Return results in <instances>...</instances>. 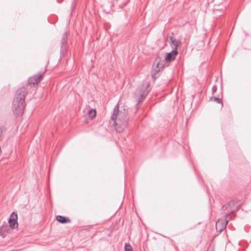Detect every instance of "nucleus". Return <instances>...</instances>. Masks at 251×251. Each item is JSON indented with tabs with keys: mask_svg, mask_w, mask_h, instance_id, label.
Returning a JSON list of instances; mask_svg holds the SVG:
<instances>
[{
	"mask_svg": "<svg viewBox=\"0 0 251 251\" xmlns=\"http://www.w3.org/2000/svg\"><path fill=\"white\" fill-rule=\"evenodd\" d=\"M163 67L162 63H160L158 59H156L152 67L151 74L152 78L156 79L159 76V73Z\"/></svg>",
	"mask_w": 251,
	"mask_h": 251,
	"instance_id": "obj_5",
	"label": "nucleus"
},
{
	"mask_svg": "<svg viewBox=\"0 0 251 251\" xmlns=\"http://www.w3.org/2000/svg\"><path fill=\"white\" fill-rule=\"evenodd\" d=\"M239 205H238L237 202L234 201H230L227 204L224 205L222 207L223 211L226 213V214L229 216L230 214L233 213L239 208Z\"/></svg>",
	"mask_w": 251,
	"mask_h": 251,
	"instance_id": "obj_4",
	"label": "nucleus"
},
{
	"mask_svg": "<svg viewBox=\"0 0 251 251\" xmlns=\"http://www.w3.org/2000/svg\"><path fill=\"white\" fill-rule=\"evenodd\" d=\"M27 91L25 87L20 88L17 92L13 102V110L16 116H22L25 108V97Z\"/></svg>",
	"mask_w": 251,
	"mask_h": 251,
	"instance_id": "obj_2",
	"label": "nucleus"
},
{
	"mask_svg": "<svg viewBox=\"0 0 251 251\" xmlns=\"http://www.w3.org/2000/svg\"><path fill=\"white\" fill-rule=\"evenodd\" d=\"M43 74L39 73L34 76L30 77L28 79V84L31 86H34L37 85L42 78Z\"/></svg>",
	"mask_w": 251,
	"mask_h": 251,
	"instance_id": "obj_7",
	"label": "nucleus"
},
{
	"mask_svg": "<svg viewBox=\"0 0 251 251\" xmlns=\"http://www.w3.org/2000/svg\"><path fill=\"white\" fill-rule=\"evenodd\" d=\"M88 114L89 117L90 118L93 119L96 116V111L95 109L89 110L88 111Z\"/></svg>",
	"mask_w": 251,
	"mask_h": 251,
	"instance_id": "obj_13",
	"label": "nucleus"
},
{
	"mask_svg": "<svg viewBox=\"0 0 251 251\" xmlns=\"http://www.w3.org/2000/svg\"><path fill=\"white\" fill-rule=\"evenodd\" d=\"M211 100H214L215 102H216L218 103L221 104L222 105V106H223V103H222V100H221L220 99L218 98L215 97H213L211 98Z\"/></svg>",
	"mask_w": 251,
	"mask_h": 251,
	"instance_id": "obj_15",
	"label": "nucleus"
},
{
	"mask_svg": "<svg viewBox=\"0 0 251 251\" xmlns=\"http://www.w3.org/2000/svg\"><path fill=\"white\" fill-rule=\"evenodd\" d=\"M57 221L62 224H65L70 222V220L68 218L58 215L56 216Z\"/></svg>",
	"mask_w": 251,
	"mask_h": 251,
	"instance_id": "obj_12",
	"label": "nucleus"
},
{
	"mask_svg": "<svg viewBox=\"0 0 251 251\" xmlns=\"http://www.w3.org/2000/svg\"><path fill=\"white\" fill-rule=\"evenodd\" d=\"M167 40L169 41L171 46L173 49L177 50V48L181 44L179 40H176L173 34L172 36H169L167 37Z\"/></svg>",
	"mask_w": 251,
	"mask_h": 251,
	"instance_id": "obj_8",
	"label": "nucleus"
},
{
	"mask_svg": "<svg viewBox=\"0 0 251 251\" xmlns=\"http://www.w3.org/2000/svg\"><path fill=\"white\" fill-rule=\"evenodd\" d=\"M149 86L150 83L147 82L138 87L135 93L138 103L141 102L149 93L150 90Z\"/></svg>",
	"mask_w": 251,
	"mask_h": 251,
	"instance_id": "obj_3",
	"label": "nucleus"
},
{
	"mask_svg": "<svg viewBox=\"0 0 251 251\" xmlns=\"http://www.w3.org/2000/svg\"><path fill=\"white\" fill-rule=\"evenodd\" d=\"M69 34V32H65L63 35L61 41V50H66L65 44L67 43V37Z\"/></svg>",
	"mask_w": 251,
	"mask_h": 251,
	"instance_id": "obj_11",
	"label": "nucleus"
},
{
	"mask_svg": "<svg viewBox=\"0 0 251 251\" xmlns=\"http://www.w3.org/2000/svg\"><path fill=\"white\" fill-rule=\"evenodd\" d=\"M125 251H133L132 247L130 244L126 243L125 246Z\"/></svg>",
	"mask_w": 251,
	"mask_h": 251,
	"instance_id": "obj_14",
	"label": "nucleus"
},
{
	"mask_svg": "<svg viewBox=\"0 0 251 251\" xmlns=\"http://www.w3.org/2000/svg\"><path fill=\"white\" fill-rule=\"evenodd\" d=\"M212 94H213L217 91V86H216V85H214L212 87Z\"/></svg>",
	"mask_w": 251,
	"mask_h": 251,
	"instance_id": "obj_16",
	"label": "nucleus"
},
{
	"mask_svg": "<svg viewBox=\"0 0 251 251\" xmlns=\"http://www.w3.org/2000/svg\"><path fill=\"white\" fill-rule=\"evenodd\" d=\"M9 223L10 227L12 228H14L18 226L17 214H15L14 212L12 213L11 217L9 219Z\"/></svg>",
	"mask_w": 251,
	"mask_h": 251,
	"instance_id": "obj_9",
	"label": "nucleus"
},
{
	"mask_svg": "<svg viewBox=\"0 0 251 251\" xmlns=\"http://www.w3.org/2000/svg\"><path fill=\"white\" fill-rule=\"evenodd\" d=\"M119 105L117 104L113 110L111 120L113 121L116 130L122 132L126 127L128 120L127 111L125 109L119 110Z\"/></svg>",
	"mask_w": 251,
	"mask_h": 251,
	"instance_id": "obj_1",
	"label": "nucleus"
},
{
	"mask_svg": "<svg viewBox=\"0 0 251 251\" xmlns=\"http://www.w3.org/2000/svg\"><path fill=\"white\" fill-rule=\"evenodd\" d=\"M228 218V215H225V219H220L216 223V228L218 231L221 232L226 227V225L228 223L227 220Z\"/></svg>",
	"mask_w": 251,
	"mask_h": 251,
	"instance_id": "obj_6",
	"label": "nucleus"
},
{
	"mask_svg": "<svg viewBox=\"0 0 251 251\" xmlns=\"http://www.w3.org/2000/svg\"><path fill=\"white\" fill-rule=\"evenodd\" d=\"M177 54V50L176 49H173L172 51L167 53L165 56V59L167 62H171L174 60Z\"/></svg>",
	"mask_w": 251,
	"mask_h": 251,
	"instance_id": "obj_10",
	"label": "nucleus"
}]
</instances>
